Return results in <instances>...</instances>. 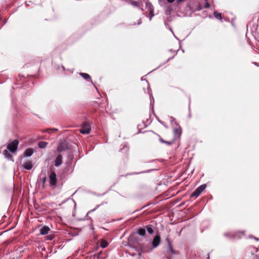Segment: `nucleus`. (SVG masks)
<instances>
[{
    "instance_id": "29",
    "label": "nucleus",
    "mask_w": 259,
    "mask_h": 259,
    "mask_svg": "<svg viewBox=\"0 0 259 259\" xmlns=\"http://www.w3.org/2000/svg\"><path fill=\"white\" fill-rule=\"evenodd\" d=\"M238 236V234L237 233H235L233 234V237H236Z\"/></svg>"
},
{
    "instance_id": "14",
    "label": "nucleus",
    "mask_w": 259,
    "mask_h": 259,
    "mask_svg": "<svg viewBox=\"0 0 259 259\" xmlns=\"http://www.w3.org/2000/svg\"><path fill=\"white\" fill-rule=\"evenodd\" d=\"M137 233L140 235L144 236L146 234V229L143 228H139L137 231Z\"/></svg>"
},
{
    "instance_id": "8",
    "label": "nucleus",
    "mask_w": 259,
    "mask_h": 259,
    "mask_svg": "<svg viewBox=\"0 0 259 259\" xmlns=\"http://www.w3.org/2000/svg\"><path fill=\"white\" fill-rule=\"evenodd\" d=\"M50 230V228L48 226H44L40 229V234L41 235L47 234Z\"/></svg>"
},
{
    "instance_id": "17",
    "label": "nucleus",
    "mask_w": 259,
    "mask_h": 259,
    "mask_svg": "<svg viewBox=\"0 0 259 259\" xmlns=\"http://www.w3.org/2000/svg\"><path fill=\"white\" fill-rule=\"evenodd\" d=\"M213 15L214 16V17L217 19H219V20H222V14L220 13H218L217 11H214V12H213Z\"/></svg>"
},
{
    "instance_id": "9",
    "label": "nucleus",
    "mask_w": 259,
    "mask_h": 259,
    "mask_svg": "<svg viewBox=\"0 0 259 259\" xmlns=\"http://www.w3.org/2000/svg\"><path fill=\"white\" fill-rule=\"evenodd\" d=\"M33 167L32 162L31 161H27L23 164V167L28 170L31 169Z\"/></svg>"
},
{
    "instance_id": "10",
    "label": "nucleus",
    "mask_w": 259,
    "mask_h": 259,
    "mask_svg": "<svg viewBox=\"0 0 259 259\" xmlns=\"http://www.w3.org/2000/svg\"><path fill=\"white\" fill-rule=\"evenodd\" d=\"M33 152L34 150L32 148H28L25 151L24 156L25 157L30 156L32 155Z\"/></svg>"
},
{
    "instance_id": "23",
    "label": "nucleus",
    "mask_w": 259,
    "mask_h": 259,
    "mask_svg": "<svg viewBox=\"0 0 259 259\" xmlns=\"http://www.w3.org/2000/svg\"><path fill=\"white\" fill-rule=\"evenodd\" d=\"M57 130L56 128H48L47 130H46L45 132H48V133H50L51 132H52V131H57Z\"/></svg>"
},
{
    "instance_id": "22",
    "label": "nucleus",
    "mask_w": 259,
    "mask_h": 259,
    "mask_svg": "<svg viewBox=\"0 0 259 259\" xmlns=\"http://www.w3.org/2000/svg\"><path fill=\"white\" fill-rule=\"evenodd\" d=\"M147 90H148V94L149 96L150 97H151L152 96V94L151 90L149 87H148Z\"/></svg>"
},
{
    "instance_id": "6",
    "label": "nucleus",
    "mask_w": 259,
    "mask_h": 259,
    "mask_svg": "<svg viewBox=\"0 0 259 259\" xmlns=\"http://www.w3.org/2000/svg\"><path fill=\"white\" fill-rule=\"evenodd\" d=\"M62 163V156L61 154H59L55 160V165L56 166H59Z\"/></svg>"
},
{
    "instance_id": "25",
    "label": "nucleus",
    "mask_w": 259,
    "mask_h": 259,
    "mask_svg": "<svg viewBox=\"0 0 259 259\" xmlns=\"http://www.w3.org/2000/svg\"><path fill=\"white\" fill-rule=\"evenodd\" d=\"M209 7H210V4L208 2H206L204 6V8H209Z\"/></svg>"
},
{
    "instance_id": "28",
    "label": "nucleus",
    "mask_w": 259,
    "mask_h": 259,
    "mask_svg": "<svg viewBox=\"0 0 259 259\" xmlns=\"http://www.w3.org/2000/svg\"><path fill=\"white\" fill-rule=\"evenodd\" d=\"M169 3H172L175 0H166Z\"/></svg>"
},
{
    "instance_id": "4",
    "label": "nucleus",
    "mask_w": 259,
    "mask_h": 259,
    "mask_svg": "<svg viewBox=\"0 0 259 259\" xmlns=\"http://www.w3.org/2000/svg\"><path fill=\"white\" fill-rule=\"evenodd\" d=\"M91 130V127L90 124L85 122L82 124L79 132L82 134H88L90 133Z\"/></svg>"
},
{
    "instance_id": "30",
    "label": "nucleus",
    "mask_w": 259,
    "mask_h": 259,
    "mask_svg": "<svg viewBox=\"0 0 259 259\" xmlns=\"http://www.w3.org/2000/svg\"><path fill=\"white\" fill-rule=\"evenodd\" d=\"M29 84L31 86V85H32L33 84V82L31 81H29Z\"/></svg>"
},
{
    "instance_id": "19",
    "label": "nucleus",
    "mask_w": 259,
    "mask_h": 259,
    "mask_svg": "<svg viewBox=\"0 0 259 259\" xmlns=\"http://www.w3.org/2000/svg\"><path fill=\"white\" fill-rule=\"evenodd\" d=\"M108 245V243L105 240H102L100 243V246L101 247L104 248L106 247Z\"/></svg>"
},
{
    "instance_id": "2",
    "label": "nucleus",
    "mask_w": 259,
    "mask_h": 259,
    "mask_svg": "<svg viewBox=\"0 0 259 259\" xmlns=\"http://www.w3.org/2000/svg\"><path fill=\"white\" fill-rule=\"evenodd\" d=\"M69 148L68 142L65 140H60L57 147V151L62 152L67 150Z\"/></svg>"
},
{
    "instance_id": "31",
    "label": "nucleus",
    "mask_w": 259,
    "mask_h": 259,
    "mask_svg": "<svg viewBox=\"0 0 259 259\" xmlns=\"http://www.w3.org/2000/svg\"><path fill=\"white\" fill-rule=\"evenodd\" d=\"M53 237L52 236H49V239L50 240H52L53 239Z\"/></svg>"
},
{
    "instance_id": "7",
    "label": "nucleus",
    "mask_w": 259,
    "mask_h": 259,
    "mask_svg": "<svg viewBox=\"0 0 259 259\" xmlns=\"http://www.w3.org/2000/svg\"><path fill=\"white\" fill-rule=\"evenodd\" d=\"M158 136L159 137V141L161 143H164V144H166L167 145L169 146L174 143V140H173V139H169L168 140L165 141V140H164L163 139H162L161 137L159 135H158Z\"/></svg>"
},
{
    "instance_id": "3",
    "label": "nucleus",
    "mask_w": 259,
    "mask_h": 259,
    "mask_svg": "<svg viewBox=\"0 0 259 259\" xmlns=\"http://www.w3.org/2000/svg\"><path fill=\"white\" fill-rule=\"evenodd\" d=\"M19 141L17 140H14L11 143L8 144L7 149L11 152L14 153L16 152L18 149Z\"/></svg>"
},
{
    "instance_id": "12",
    "label": "nucleus",
    "mask_w": 259,
    "mask_h": 259,
    "mask_svg": "<svg viewBox=\"0 0 259 259\" xmlns=\"http://www.w3.org/2000/svg\"><path fill=\"white\" fill-rule=\"evenodd\" d=\"M79 74L81 77H82L84 79H85L87 80H88V81H92L90 75L88 74V73L80 72V73H79Z\"/></svg>"
},
{
    "instance_id": "20",
    "label": "nucleus",
    "mask_w": 259,
    "mask_h": 259,
    "mask_svg": "<svg viewBox=\"0 0 259 259\" xmlns=\"http://www.w3.org/2000/svg\"><path fill=\"white\" fill-rule=\"evenodd\" d=\"M3 154L7 158H11L12 157V155L7 150H4Z\"/></svg>"
},
{
    "instance_id": "26",
    "label": "nucleus",
    "mask_w": 259,
    "mask_h": 259,
    "mask_svg": "<svg viewBox=\"0 0 259 259\" xmlns=\"http://www.w3.org/2000/svg\"><path fill=\"white\" fill-rule=\"evenodd\" d=\"M249 238H252V239H254V240H256V241H258L259 240V238H257L256 237L253 236H249Z\"/></svg>"
},
{
    "instance_id": "11",
    "label": "nucleus",
    "mask_w": 259,
    "mask_h": 259,
    "mask_svg": "<svg viewBox=\"0 0 259 259\" xmlns=\"http://www.w3.org/2000/svg\"><path fill=\"white\" fill-rule=\"evenodd\" d=\"M166 240L168 242V251L171 252V253L172 254H176V253H177L176 251L174 250V249L172 248V244H171L170 241H169V238H167Z\"/></svg>"
},
{
    "instance_id": "32",
    "label": "nucleus",
    "mask_w": 259,
    "mask_h": 259,
    "mask_svg": "<svg viewBox=\"0 0 259 259\" xmlns=\"http://www.w3.org/2000/svg\"><path fill=\"white\" fill-rule=\"evenodd\" d=\"M207 259H209V254H208V257H207Z\"/></svg>"
},
{
    "instance_id": "15",
    "label": "nucleus",
    "mask_w": 259,
    "mask_h": 259,
    "mask_svg": "<svg viewBox=\"0 0 259 259\" xmlns=\"http://www.w3.org/2000/svg\"><path fill=\"white\" fill-rule=\"evenodd\" d=\"M48 143L44 141L39 142L38 143V146L40 148H45L48 145Z\"/></svg>"
},
{
    "instance_id": "13",
    "label": "nucleus",
    "mask_w": 259,
    "mask_h": 259,
    "mask_svg": "<svg viewBox=\"0 0 259 259\" xmlns=\"http://www.w3.org/2000/svg\"><path fill=\"white\" fill-rule=\"evenodd\" d=\"M145 229L150 234H152L154 233L153 227L152 225H148L145 226Z\"/></svg>"
},
{
    "instance_id": "33",
    "label": "nucleus",
    "mask_w": 259,
    "mask_h": 259,
    "mask_svg": "<svg viewBox=\"0 0 259 259\" xmlns=\"http://www.w3.org/2000/svg\"><path fill=\"white\" fill-rule=\"evenodd\" d=\"M173 58V57H171V58H169V59H168V60H170V59H171V58Z\"/></svg>"
},
{
    "instance_id": "1",
    "label": "nucleus",
    "mask_w": 259,
    "mask_h": 259,
    "mask_svg": "<svg viewBox=\"0 0 259 259\" xmlns=\"http://www.w3.org/2000/svg\"><path fill=\"white\" fill-rule=\"evenodd\" d=\"M54 168L51 166L49 171L50 185L51 186H56L57 185L56 174L54 170Z\"/></svg>"
},
{
    "instance_id": "24",
    "label": "nucleus",
    "mask_w": 259,
    "mask_h": 259,
    "mask_svg": "<svg viewBox=\"0 0 259 259\" xmlns=\"http://www.w3.org/2000/svg\"><path fill=\"white\" fill-rule=\"evenodd\" d=\"M132 4L134 6H136V7H137L138 5V2H135V1H132Z\"/></svg>"
},
{
    "instance_id": "16",
    "label": "nucleus",
    "mask_w": 259,
    "mask_h": 259,
    "mask_svg": "<svg viewBox=\"0 0 259 259\" xmlns=\"http://www.w3.org/2000/svg\"><path fill=\"white\" fill-rule=\"evenodd\" d=\"M206 187V184L201 185L197 188V191H198L199 193L201 194L205 190Z\"/></svg>"
},
{
    "instance_id": "21",
    "label": "nucleus",
    "mask_w": 259,
    "mask_h": 259,
    "mask_svg": "<svg viewBox=\"0 0 259 259\" xmlns=\"http://www.w3.org/2000/svg\"><path fill=\"white\" fill-rule=\"evenodd\" d=\"M139 248L142 252H145L148 251V249L145 248L143 244H139Z\"/></svg>"
},
{
    "instance_id": "18",
    "label": "nucleus",
    "mask_w": 259,
    "mask_h": 259,
    "mask_svg": "<svg viewBox=\"0 0 259 259\" xmlns=\"http://www.w3.org/2000/svg\"><path fill=\"white\" fill-rule=\"evenodd\" d=\"M200 194L199 193V192L198 191H197V189H196L191 194V196L190 197L191 198H193V197H195V198H196Z\"/></svg>"
},
{
    "instance_id": "27",
    "label": "nucleus",
    "mask_w": 259,
    "mask_h": 259,
    "mask_svg": "<svg viewBox=\"0 0 259 259\" xmlns=\"http://www.w3.org/2000/svg\"><path fill=\"white\" fill-rule=\"evenodd\" d=\"M46 177H45L42 179V183L44 184L46 183Z\"/></svg>"
},
{
    "instance_id": "5",
    "label": "nucleus",
    "mask_w": 259,
    "mask_h": 259,
    "mask_svg": "<svg viewBox=\"0 0 259 259\" xmlns=\"http://www.w3.org/2000/svg\"><path fill=\"white\" fill-rule=\"evenodd\" d=\"M161 242L160 236L159 234L156 235L152 240V246L153 248L157 247Z\"/></svg>"
}]
</instances>
